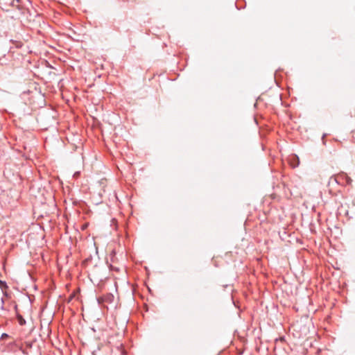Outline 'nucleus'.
<instances>
[{
  "mask_svg": "<svg viewBox=\"0 0 355 355\" xmlns=\"http://www.w3.org/2000/svg\"><path fill=\"white\" fill-rule=\"evenodd\" d=\"M0 288H7V286H6V284L5 282L0 280Z\"/></svg>",
  "mask_w": 355,
  "mask_h": 355,
  "instance_id": "obj_5",
  "label": "nucleus"
},
{
  "mask_svg": "<svg viewBox=\"0 0 355 355\" xmlns=\"http://www.w3.org/2000/svg\"><path fill=\"white\" fill-rule=\"evenodd\" d=\"M289 162H290L291 166L293 168L297 167L300 164L299 158L296 155H293L291 157H290Z\"/></svg>",
  "mask_w": 355,
  "mask_h": 355,
  "instance_id": "obj_3",
  "label": "nucleus"
},
{
  "mask_svg": "<svg viewBox=\"0 0 355 355\" xmlns=\"http://www.w3.org/2000/svg\"><path fill=\"white\" fill-rule=\"evenodd\" d=\"M330 180H334L338 184L343 186L350 185L352 182V180L343 172L332 176Z\"/></svg>",
  "mask_w": 355,
  "mask_h": 355,
  "instance_id": "obj_1",
  "label": "nucleus"
},
{
  "mask_svg": "<svg viewBox=\"0 0 355 355\" xmlns=\"http://www.w3.org/2000/svg\"><path fill=\"white\" fill-rule=\"evenodd\" d=\"M8 334H3L1 335V338H6V337H8Z\"/></svg>",
  "mask_w": 355,
  "mask_h": 355,
  "instance_id": "obj_6",
  "label": "nucleus"
},
{
  "mask_svg": "<svg viewBox=\"0 0 355 355\" xmlns=\"http://www.w3.org/2000/svg\"><path fill=\"white\" fill-rule=\"evenodd\" d=\"M114 296L111 293H106L99 297L97 300L98 304L107 307L108 304L114 302Z\"/></svg>",
  "mask_w": 355,
  "mask_h": 355,
  "instance_id": "obj_2",
  "label": "nucleus"
},
{
  "mask_svg": "<svg viewBox=\"0 0 355 355\" xmlns=\"http://www.w3.org/2000/svg\"><path fill=\"white\" fill-rule=\"evenodd\" d=\"M17 320L20 325H24L26 323L25 320L20 315H17Z\"/></svg>",
  "mask_w": 355,
  "mask_h": 355,
  "instance_id": "obj_4",
  "label": "nucleus"
}]
</instances>
